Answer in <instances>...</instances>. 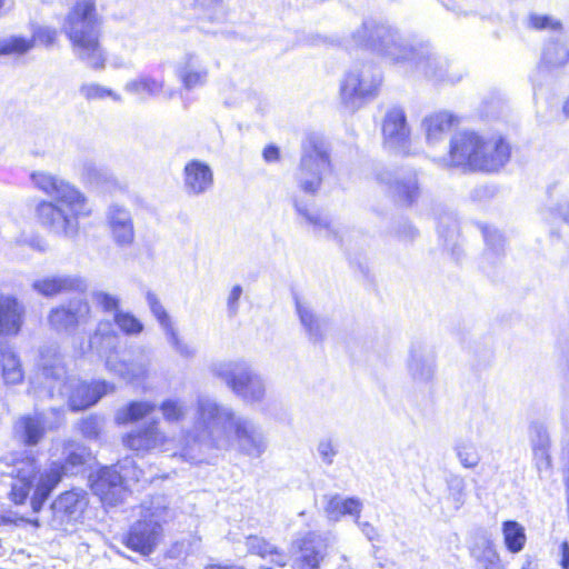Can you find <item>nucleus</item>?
Here are the masks:
<instances>
[{"mask_svg": "<svg viewBox=\"0 0 569 569\" xmlns=\"http://www.w3.org/2000/svg\"><path fill=\"white\" fill-rule=\"evenodd\" d=\"M252 458H259L268 447L262 429L251 419L238 415L232 407L209 396L196 400L193 426L184 430L179 441V456L190 463L208 461L218 451L233 445Z\"/></svg>", "mask_w": 569, "mask_h": 569, "instance_id": "f257e3e1", "label": "nucleus"}, {"mask_svg": "<svg viewBox=\"0 0 569 569\" xmlns=\"http://www.w3.org/2000/svg\"><path fill=\"white\" fill-rule=\"evenodd\" d=\"M345 47L348 50L368 49L392 64L406 67L436 82L456 83L462 79V72L447 57L436 52L429 43H410L387 22L365 20L345 40Z\"/></svg>", "mask_w": 569, "mask_h": 569, "instance_id": "f03ea898", "label": "nucleus"}, {"mask_svg": "<svg viewBox=\"0 0 569 569\" xmlns=\"http://www.w3.org/2000/svg\"><path fill=\"white\" fill-rule=\"evenodd\" d=\"M89 452L80 445H70L66 449L64 462L52 461L42 471L39 470L37 458L29 450L12 451L0 461L6 467L3 473L12 478L9 499L14 505H23L34 486L30 503L33 512H39L51 492L63 476L73 475L87 462Z\"/></svg>", "mask_w": 569, "mask_h": 569, "instance_id": "7ed1b4c3", "label": "nucleus"}, {"mask_svg": "<svg viewBox=\"0 0 569 569\" xmlns=\"http://www.w3.org/2000/svg\"><path fill=\"white\" fill-rule=\"evenodd\" d=\"M31 180L52 198V201H41L37 207L41 224L58 236L76 238L79 218L91 214L87 197L68 181L46 171L33 172Z\"/></svg>", "mask_w": 569, "mask_h": 569, "instance_id": "20e7f679", "label": "nucleus"}, {"mask_svg": "<svg viewBox=\"0 0 569 569\" xmlns=\"http://www.w3.org/2000/svg\"><path fill=\"white\" fill-rule=\"evenodd\" d=\"M510 157L511 147L501 134L460 131L451 137L448 157L442 161L445 166L465 171L493 173L502 169Z\"/></svg>", "mask_w": 569, "mask_h": 569, "instance_id": "39448f33", "label": "nucleus"}, {"mask_svg": "<svg viewBox=\"0 0 569 569\" xmlns=\"http://www.w3.org/2000/svg\"><path fill=\"white\" fill-rule=\"evenodd\" d=\"M101 24L94 0H78L64 18L62 31L74 56L93 70L106 68L107 54L101 46Z\"/></svg>", "mask_w": 569, "mask_h": 569, "instance_id": "423d86ee", "label": "nucleus"}, {"mask_svg": "<svg viewBox=\"0 0 569 569\" xmlns=\"http://www.w3.org/2000/svg\"><path fill=\"white\" fill-rule=\"evenodd\" d=\"M173 518V511L163 497L142 505L141 519L132 525L124 538L128 548L143 556L150 555L162 537V525Z\"/></svg>", "mask_w": 569, "mask_h": 569, "instance_id": "0eeeda50", "label": "nucleus"}, {"mask_svg": "<svg viewBox=\"0 0 569 569\" xmlns=\"http://www.w3.org/2000/svg\"><path fill=\"white\" fill-rule=\"evenodd\" d=\"M381 84L382 72L376 64L357 63L340 80V102L348 111L355 112L379 94Z\"/></svg>", "mask_w": 569, "mask_h": 569, "instance_id": "6e6552de", "label": "nucleus"}, {"mask_svg": "<svg viewBox=\"0 0 569 569\" xmlns=\"http://www.w3.org/2000/svg\"><path fill=\"white\" fill-rule=\"evenodd\" d=\"M211 373L220 378L242 401L249 405L261 403L267 395L263 378L253 371L244 360L213 362Z\"/></svg>", "mask_w": 569, "mask_h": 569, "instance_id": "1a4fd4ad", "label": "nucleus"}, {"mask_svg": "<svg viewBox=\"0 0 569 569\" xmlns=\"http://www.w3.org/2000/svg\"><path fill=\"white\" fill-rule=\"evenodd\" d=\"M330 170V153L326 141L319 136H309L302 143L301 159L296 172L299 188L306 193L315 194Z\"/></svg>", "mask_w": 569, "mask_h": 569, "instance_id": "9d476101", "label": "nucleus"}, {"mask_svg": "<svg viewBox=\"0 0 569 569\" xmlns=\"http://www.w3.org/2000/svg\"><path fill=\"white\" fill-rule=\"evenodd\" d=\"M212 59L203 50L187 51L177 62L174 73L182 88L187 91L203 88L208 84Z\"/></svg>", "mask_w": 569, "mask_h": 569, "instance_id": "9b49d317", "label": "nucleus"}, {"mask_svg": "<svg viewBox=\"0 0 569 569\" xmlns=\"http://www.w3.org/2000/svg\"><path fill=\"white\" fill-rule=\"evenodd\" d=\"M87 503V495L82 490L72 489L61 493L51 505L50 527L59 531H71L81 519Z\"/></svg>", "mask_w": 569, "mask_h": 569, "instance_id": "f8f14e48", "label": "nucleus"}, {"mask_svg": "<svg viewBox=\"0 0 569 569\" xmlns=\"http://www.w3.org/2000/svg\"><path fill=\"white\" fill-rule=\"evenodd\" d=\"M130 463L131 460L124 459L114 466L101 469L92 483V490L102 502L116 506L124 499L129 482L127 470Z\"/></svg>", "mask_w": 569, "mask_h": 569, "instance_id": "ddd939ff", "label": "nucleus"}, {"mask_svg": "<svg viewBox=\"0 0 569 569\" xmlns=\"http://www.w3.org/2000/svg\"><path fill=\"white\" fill-rule=\"evenodd\" d=\"M54 422H49L46 412L34 411L22 415L13 423V437L26 447H36L44 438L47 431L57 429L62 422L61 410L52 409Z\"/></svg>", "mask_w": 569, "mask_h": 569, "instance_id": "4468645a", "label": "nucleus"}, {"mask_svg": "<svg viewBox=\"0 0 569 569\" xmlns=\"http://www.w3.org/2000/svg\"><path fill=\"white\" fill-rule=\"evenodd\" d=\"M382 136L386 148L400 154L411 153L410 127L402 108H390L383 118Z\"/></svg>", "mask_w": 569, "mask_h": 569, "instance_id": "2eb2a0df", "label": "nucleus"}, {"mask_svg": "<svg viewBox=\"0 0 569 569\" xmlns=\"http://www.w3.org/2000/svg\"><path fill=\"white\" fill-rule=\"evenodd\" d=\"M112 390L113 386L106 381L88 385L77 378H69L59 389L61 395L68 397L69 406L73 411L87 409Z\"/></svg>", "mask_w": 569, "mask_h": 569, "instance_id": "dca6fc26", "label": "nucleus"}, {"mask_svg": "<svg viewBox=\"0 0 569 569\" xmlns=\"http://www.w3.org/2000/svg\"><path fill=\"white\" fill-rule=\"evenodd\" d=\"M332 542L333 538L330 533L307 532L298 541L300 555L295 560V569H320V563Z\"/></svg>", "mask_w": 569, "mask_h": 569, "instance_id": "f3484780", "label": "nucleus"}, {"mask_svg": "<svg viewBox=\"0 0 569 569\" xmlns=\"http://www.w3.org/2000/svg\"><path fill=\"white\" fill-rule=\"evenodd\" d=\"M106 222L117 247L129 248L134 242V224L131 211L124 206L112 203L106 211Z\"/></svg>", "mask_w": 569, "mask_h": 569, "instance_id": "a211bd4d", "label": "nucleus"}, {"mask_svg": "<svg viewBox=\"0 0 569 569\" xmlns=\"http://www.w3.org/2000/svg\"><path fill=\"white\" fill-rule=\"evenodd\" d=\"M407 370L416 386L429 385L436 371V356L433 351L421 343L412 345L407 360Z\"/></svg>", "mask_w": 569, "mask_h": 569, "instance_id": "6ab92c4d", "label": "nucleus"}, {"mask_svg": "<svg viewBox=\"0 0 569 569\" xmlns=\"http://www.w3.org/2000/svg\"><path fill=\"white\" fill-rule=\"evenodd\" d=\"M182 186L189 197H200L213 187V171L201 160H190L182 171Z\"/></svg>", "mask_w": 569, "mask_h": 569, "instance_id": "aec40b11", "label": "nucleus"}, {"mask_svg": "<svg viewBox=\"0 0 569 569\" xmlns=\"http://www.w3.org/2000/svg\"><path fill=\"white\" fill-rule=\"evenodd\" d=\"M90 307L88 302L76 298L70 300L67 305L52 309L49 313L48 320L56 331H69L83 322L87 319Z\"/></svg>", "mask_w": 569, "mask_h": 569, "instance_id": "412c9836", "label": "nucleus"}, {"mask_svg": "<svg viewBox=\"0 0 569 569\" xmlns=\"http://www.w3.org/2000/svg\"><path fill=\"white\" fill-rule=\"evenodd\" d=\"M26 308L12 295L0 293V337H16L24 322Z\"/></svg>", "mask_w": 569, "mask_h": 569, "instance_id": "4be33fe9", "label": "nucleus"}, {"mask_svg": "<svg viewBox=\"0 0 569 569\" xmlns=\"http://www.w3.org/2000/svg\"><path fill=\"white\" fill-rule=\"evenodd\" d=\"M167 443L164 432L159 428V421L152 420L143 428L129 432L123 438V445L134 451L163 449Z\"/></svg>", "mask_w": 569, "mask_h": 569, "instance_id": "5701e85b", "label": "nucleus"}, {"mask_svg": "<svg viewBox=\"0 0 569 569\" xmlns=\"http://www.w3.org/2000/svg\"><path fill=\"white\" fill-rule=\"evenodd\" d=\"M31 287L37 293L49 298L62 292L83 290L84 282L76 276L57 274L37 279Z\"/></svg>", "mask_w": 569, "mask_h": 569, "instance_id": "b1692460", "label": "nucleus"}, {"mask_svg": "<svg viewBox=\"0 0 569 569\" xmlns=\"http://www.w3.org/2000/svg\"><path fill=\"white\" fill-rule=\"evenodd\" d=\"M194 8L199 11L200 29L206 33H222L221 28H211L207 23L220 27L227 20L223 0H196Z\"/></svg>", "mask_w": 569, "mask_h": 569, "instance_id": "393cba45", "label": "nucleus"}, {"mask_svg": "<svg viewBox=\"0 0 569 569\" xmlns=\"http://www.w3.org/2000/svg\"><path fill=\"white\" fill-rule=\"evenodd\" d=\"M325 506L323 511L330 521H339L343 516H351L355 522L360 519L362 511V502L355 497L342 498L340 495H326L323 496Z\"/></svg>", "mask_w": 569, "mask_h": 569, "instance_id": "a878e982", "label": "nucleus"}, {"mask_svg": "<svg viewBox=\"0 0 569 569\" xmlns=\"http://www.w3.org/2000/svg\"><path fill=\"white\" fill-rule=\"evenodd\" d=\"M455 122V117L446 111L433 112L423 118L421 128L425 132L426 141L429 146H435L442 141L450 132Z\"/></svg>", "mask_w": 569, "mask_h": 569, "instance_id": "bb28decb", "label": "nucleus"}, {"mask_svg": "<svg viewBox=\"0 0 569 569\" xmlns=\"http://www.w3.org/2000/svg\"><path fill=\"white\" fill-rule=\"evenodd\" d=\"M296 309L309 340L312 342L322 341L328 329L327 320L316 315L312 308L305 301L297 300Z\"/></svg>", "mask_w": 569, "mask_h": 569, "instance_id": "cd10ccee", "label": "nucleus"}, {"mask_svg": "<svg viewBox=\"0 0 569 569\" xmlns=\"http://www.w3.org/2000/svg\"><path fill=\"white\" fill-rule=\"evenodd\" d=\"M378 180L390 187L395 197L406 203H412L419 193V186L416 173H409L406 177H397L392 180L390 172L378 176Z\"/></svg>", "mask_w": 569, "mask_h": 569, "instance_id": "c85d7f7f", "label": "nucleus"}, {"mask_svg": "<svg viewBox=\"0 0 569 569\" xmlns=\"http://www.w3.org/2000/svg\"><path fill=\"white\" fill-rule=\"evenodd\" d=\"M0 365L6 385H18L23 381L24 372L20 357L13 348L0 339Z\"/></svg>", "mask_w": 569, "mask_h": 569, "instance_id": "c756f323", "label": "nucleus"}, {"mask_svg": "<svg viewBox=\"0 0 569 569\" xmlns=\"http://www.w3.org/2000/svg\"><path fill=\"white\" fill-rule=\"evenodd\" d=\"M78 171L83 183L96 188L107 189L116 183L114 176L92 160L81 161Z\"/></svg>", "mask_w": 569, "mask_h": 569, "instance_id": "7c9ffc66", "label": "nucleus"}, {"mask_svg": "<svg viewBox=\"0 0 569 569\" xmlns=\"http://www.w3.org/2000/svg\"><path fill=\"white\" fill-rule=\"evenodd\" d=\"M247 551L260 558L270 559L276 566L284 567L288 562V556L277 546L266 540L263 537L249 536L246 539Z\"/></svg>", "mask_w": 569, "mask_h": 569, "instance_id": "2f4dec72", "label": "nucleus"}, {"mask_svg": "<svg viewBox=\"0 0 569 569\" xmlns=\"http://www.w3.org/2000/svg\"><path fill=\"white\" fill-rule=\"evenodd\" d=\"M118 342V335L113 330L111 322H99L94 335L90 339V348L94 349L100 356H114Z\"/></svg>", "mask_w": 569, "mask_h": 569, "instance_id": "473e14b6", "label": "nucleus"}, {"mask_svg": "<svg viewBox=\"0 0 569 569\" xmlns=\"http://www.w3.org/2000/svg\"><path fill=\"white\" fill-rule=\"evenodd\" d=\"M124 91L146 100L162 94L164 82L150 76H140L126 82Z\"/></svg>", "mask_w": 569, "mask_h": 569, "instance_id": "72a5a7b5", "label": "nucleus"}, {"mask_svg": "<svg viewBox=\"0 0 569 569\" xmlns=\"http://www.w3.org/2000/svg\"><path fill=\"white\" fill-rule=\"evenodd\" d=\"M293 204L298 214L303 217L306 221L313 227L315 232L319 236L338 239V230L327 217L311 211L307 204L298 200H295Z\"/></svg>", "mask_w": 569, "mask_h": 569, "instance_id": "f704fd0d", "label": "nucleus"}, {"mask_svg": "<svg viewBox=\"0 0 569 569\" xmlns=\"http://www.w3.org/2000/svg\"><path fill=\"white\" fill-rule=\"evenodd\" d=\"M106 366L127 381L143 379L148 371V366L144 362L116 361L114 356H107Z\"/></svg>", "mask_w": 569, "mask_h": 569, "instance_id": "c9c22d12", "label": "nucleus"}, {"mask_svg": "<svg viewBox=\"0 0 569 569\" xmlns=\"http://www.w3.org/2000/svg\"><path fill=\"white\" fill-rule=\"evenodd\" d=\"M501 531L509 552L519 553L523 550L527 537L522 525L515 520H506L502 522Z\"/></svg>", "mask_w": 569, "mask_h": 569, "instance_id": "e433bc0d", "label": "nucleus"}, {"mask_svg": "<svg viewBox=\"0 0 569 569\" xmlns=\"http://www.w3.org/2000/svg\"><path fill=\"white\" fill-rule=\"evenodd\" d=\"M156 407V403L150 401H131L117 411L116 421L123 425L140 420L150 415Z\"/></svg>", "mask_w": 569, "mask_h": 569, "instance_id": "4c0bfd02", "label": "nucleus"}, {"mask_svg": "<svg viewBox=\"0 0 569 569\" xmlns=\"http://www.w3.org/2000/svg\"><path fill=\"white\" fill-rule=\"evenodd\" d=\"M569 60V49L566 44L551 41L543 49L540 69L558 68Z\"/></svg>", "mask_w": 569, "mask_h": 569, "instance_id": "58836bf2", "label": "nucleus"}, {"mask_svg": "<svg viewBox=\"0 0 569 569\" xmlns=\"http://www.w3.org/2000/svg\"><path fill=\"white\" fill-rule=\"evenodd\" d=\"M164 421L168 423H179L183 421L189 412L186 400L181 398H168L159 405Z\"/></svg>", "mask_w": 569, "mask_h": 569, "instance_id": "ea45409f", "label": "nucleus"}, {"mask_svg": "<svg viewBox=\"0 0 569 569\" xmlns=\"http://www.w3.org/2000/svg\"><path fill=\"white\" fill-rule=\"evenodd\" d=\"M472 553L485 569H503L500 556L490 539H483L481 545L472 550Z\"/></svg>", "mask_w": 569, "mask_h": 569, "instance_id": "a19ab883", "label": "nucleus"}, {"mask_svg": "<svg viewBox=\"0 0 569 569\" xmlns=\"http://www.w3.org/2000/svg\"><path fill=\"white\" fill-rule=\"evenodd\" d=\"M448 500L452 502L453 509L459 510L466 502V480L457 473H449L446 477Z\"/></svg>", "mask_w": 569, "mask_h": 569, "instance_id": "79ce46f5", "label": "nucleus"}, {"mask_svg": "<svg viewBox=\"0 0 569 569\" xmlns=\"http://www.w3.org/2000/svg\"><path fill=\"white\" fill-rule=\"evenodd\" d=\"M79 93L87 101H101L108 98L117 102L122 101V98L119 93L97 82L82 83L79 87Z\"/></svg>", "mask_w": 569, "mask_h": 569, "instance_id": "37998d69", "label": "nucleus"}, {"mask_svg": "<svg viewBox=\"0 0 569 569\" xmlns=\"http://www.w3.org/2000/svg\"><path fill=\"white\" fill-rule=\"evenodd\" d=\"M453 449L457 459L463 468L473 469L479 465L481 456L472 441L459 440L456 442Z\"/></svg>", "mask_w": 569, "mask_h": 569, "instance_id": "c03bdc74", "label": "nucleus"}, {"mask_svg": "<svg viewBox=\"0 0 569 569\" xmlns=\"http://www.w3.org/2000/svg\"><path fill=\"white\" fill-rule=\"evenodd\" d=\"M201 549V539L197 536H190L174 542L168 550V557L172 559L187 558L196 555Z\"/></svg>", "mask_w": 569, "mask_h": 569, "instance_id": "a18cd8bd", "label": "nucleus"}, {"mask_svg": "<svg viewBox=\"0 0 569 569\" xmlns=\"http://www.w3.org/2000/svg\"><path fill=\"white\" fill-rule=\"evenodd\" d=\"M483 238L486 241V258L487 259H498L503 253V247H505V238L502 233L491 227H486L482 230Z\"/></svg>", "mask_w": 569, "mask_h": 569, "instance_id": "49530a36", "label": "nucleus"}, {"mask_svg": "<svg viewBox=\"0 0 569 569\" xmlns=\"http://www.w3.org/2000/svg\"><path fill=\"white\" fill-rule=\"evenodd\" d=\"M34 47V39L11 36L0 40V54H23Z\"/></svg>", "mask_w": 569, "mask_h": 569, "instance_id": "de8ad7c7", "label": "nucleus"}, {"mask_svg": "<svg viewBox=\"0 0 569 569\" xmlns=\"http://www.w3.org/2000/svg\"><path fill=\"white\" fill-rule=\"evenodd\" d=\"M114 325L127 336H138L143 331V323L129 311H118L113 316Z\"/></svg>", "mask_w": 569, "mask_h": 569, "instance_id": "09e8293b", "label": "nucleus"}, {"mask_svg": "<svg viewBox=\"0 0 569 569\" xmlns=\"http://www.w3.org/2000/svg\"><path fill=\"white\" fill-rule=\"evenodd\" d=\"M146 300L151 313L157 319L160 327L163 329L164 333L169 332L170 329H173L174 327L172 325L170 316L168 315L167 310L160 302L158 296L152 291H148L146 293Z\"/></svg>", "mask_w": 569, "mask_h": 569, "instance_id": "8fccbe9b", "label": "nucleus"}, {"mask_svg": "<svg viewBox=\"0 0 569 569\" xmlns=\"http://www.w3.org/2000/svg\"><path fill=\"white\" fill-rule=\"evenodd\" d=\"M529 441L531 450H550V435L542 422L535 421L530 425Z\"/></svg>", "mask_w": 569, "mask_h": 569, "instance_id": "3c124183", "label": "nucleus"}, {"mask_svg": "<svg viewBox=\"0 0 569 569\" xmlns=\"http://www.w3.org/2000/svg\"><path fill=\"white\" fill-rule=\"evenodd\" d=\"M528 28L536 31L561 32V22L549 14L531 13L528 17Z\"/></svg>", "mask_w": 569, "mask_h": 569, "instance_id": "603ef678", "label": "nucleus"}, {"mask_svg": "<svg viewBox=\"0 0 569 569\" xmlns=\"http://www.w3.org/2000/svg\"><path fill=\"white\" fill-rule=\"evenodd\" d=\"M532 461L537 470L538 477L549 479L552 476V460L550 450H531Z\"/></svg>", "mask_w": 569, "mask_h": 569, "instance_id": "864d4df0", "label": "nucleus"}, {"mask_svg": "<svg viewBox=\"0 0 569 569\" xmlns=\"http://www.w3.org/2000/svg\"><path fill=\"white\" fill-rule=\"evenodd\" d=\"M104 427V419L100 416H88L79 422V430L87 439H98Z\"/></svg>", "mask_w": 569, "mask_h": 569, "instance_id": "5fc2aeb1", "label": "nucleus"}, {"mask_svg": "<svg viewBox=\"0 0 569 569\" xmlns=\"http://www.w3.org/2000/svg\"><path fill=\"white\" fill-rule=\"evenodd\" d=\"M93 301L106 312L113 315L120 310V299L117 296L104 291H96L92 293Z\"/></svg>", "mask_w": 569, "mask_h": 569, "instance_id": "6e6d98bb", "label": "nucleus"}, {"mask_svg": "<svg viewBox=\"0 0 569 569\" xmlns=\"http://www.w3.org/2000/svg\"><path fill=\"white\" fill-rule=\"evenodd\" d=\"M58 37V30L51 27L37 26L32 30L31 39L46 47L52 46Z\"/></svg>", "mask_w": 569, "mask_h": 569, "instance_id": "4d7b16f0", "label": "nucleus"}, {"mask_svg": "<svg viewBox=\"0 0 569 569\" xmlns=\"http://www.w3.org/2000/svg\"><path fill=\"white\" fill-rule=\"evenodd\" d=\"M317 452L322 462L330 466L333 463L335 457L338 453L337 445L332 439L323 438L317 445Z\"/></svg>", "mask_w": 569, "mask_h": 569, "instance_id": "13d9d810", "label": "nucleus"}, {"mask_svg": "<svg viewBox=\"0 0 569 569\" xmlns=\"http://www.w3.org/2000/svg\"><path fill=\"white\" fill-rule=\"evenodd\" d=\"M166 337H167V340L168 342L170 343V346L179 353L181 355L182 357H186V358H189V357H192L194 355V351L193 349L184 343L180 338H179V335L177 332V330L173 328V329H170L169 332L164 333Z\"/></svg>", "mask_w": 569, "mask_h": 569, "instance_id": "bf43d9fd", "label": "nucleus"}, {"mask_svg": "<svg viewBox=\"0 0 569 569\" xmlns=\"http://www.w3.org/2000/svg\"><path fill=\"white\" fill-rule=\"evenodd\" d=\"M242 295V287L236 284L231 288L228 299H227V309L229 317H234L239 310V300Z\"/></svg>", "mask_w": 569, "mask_h": 569, "instance_id": "052dcab7", "label": "nucleus"}, {"mask_svg": "<svg viewBox=\"0 0 569 569\" xmlns=\"http://www.w3.org/2000/svg\"><path fill=\"white\" fill-rule=\"evenodd\" d=\"M262 157L268 163L278 162L280 160V149L274 144H269L263 149Z\"/></svg>", "mask_w": 569, "mask_h": 569, "instance_id": "680f3d73", "label": "nucleus"}, {"mask_svg": "<svg viewBox=\"0 0 569 569\" xmlns=\"http://www.w3.org/2000/svg\"><path fill=\"white\" fill-rule=\"evenodd\" d=\"M550 213L559 216L569 226V200L558 203L550 210Z\"/></svg>", "mask_w": 569, "mask_h": 569, "instance_id": "e2e57ef3", "label": "nucleus"}, {"mask_svg": "<svg viewBox=\"0 0 569 569\" xmlns=\"http://www.w3.org/2000/svg\"><path fill=\"white\" fill-rule=\"evenodd\" d=\"M356 523L358 525V527L360 528V530L362 531V533H363V535H365V536H366L370 541H372V540H375V539H376V537H377V531H376V528H375L371 523H369V522H367V521H363V522H362V521H360L359 519H358V522H356Z\"/></svg>", "mask_w": 569, "mask_h": 569, "instance_id": "0e129e2a", "label": "nucleus"}, {"mask_svg": "<svg viewBox=\"0 0 569 569\" xmlns=\"http://www.w3.org/2000/svg\"><path fill=\"white\" fill-rule=\"evenodd\" d=\"M560 567L561 569H569V542L563 541L560 546Z\"/></svg>", "mask_w": 569, "mask_h": 569, "instance_id": "69168bd1", "label": "nucleus"}, {"mask_svg": "<svg viewBox=\"0 0 569 569\" xmlns=\"http://www.w3.org/2000/svg\"><path fill=\"white\" fill-rule=\"evenodd\" d=\"M405 232H406L405 238H407V239H413L417 234V230L410 224L405 226Z\"/></svg>", "mask_w": 569, "mask_h": 569, "instance_id": "338daca9", "label": "nucleus"}, {"mask_svg": "<svg viewBox=\"0 0 569 569\" xmlns=\"http://www.w3.org/2000/svg\"><path fill=\"white\" fill-rule=\"evenodd\" d=\"M237 566H227L220 563H210L207 565L203 569H236Z\"/></svg>", "mask_w": 569, "mask_h": 569, "instance_id": "774afa93", "label": "nucleus"}]
</instances>
